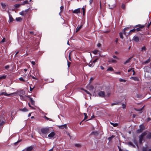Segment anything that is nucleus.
Masks as SVG:
<instances>
[{"label":"nucleus","instance_id":"obj_1","mask_svg":"<svg viewBox=\"0 0 151 151\" xmlns=\"http://www.w3.org/2000/svg\"><path fill=\"white\" fill-rule=\"evenodd\" d=\"M147 135V138L148 139H150L151 138V133L150 132L147 133L144 132L142 133L139 137V141L140 144L142 143V141L143 140L144 137L145 135Z\"/></svg>","mask_w":151,"mask_h":151},{"label":"nucleus","instance_id":"obj_2","mask_svg":"<svg viewBox=\"0 0 151 151\" xmlns=\"http://www.w3.org/2000/svg\"><path fill=\"white\" fill-rule=\"evenodd\" d=\"M53 130V128L51 127H46L43 128L41 129V131L43 134H46L48 132Z\"/></svg>","mask_w":151,"mask_h":151},{"label":"nucleus","instance_id":"obj_3","mask_svg":"<svg viewBox=\"0 0 151 151\" xmlns=\"http://www.w3.org/2000/svg\"><path fill=\"white\" fill-rule=\"evenodd\" d=\"M51 132L48 135V137L50 139H52L55 136L56 134L55 133L53 129L52 131H51Z\"/></svg>","mask_w":151,"mask_h":151},{"label":"nucleus","instance_id":"obj_4","mask_svg":"<svg viewBox=\"0 0 151 151\" xmlns=\"http://www.w3.org/2000/svg\"><path fill=\"white\" fill-rule=\"evenodd\" d=\"M139 27V28L137 29H135V31H137V32L140 31L141 30V29L145 27L144 25H141L140 24L136 25L134 26V27Z\"/></svg>","mask_w":151,"mask_h":151},{"label":"nucleus","instance_id":"obj_5","mask_svg":"<svg viewBox=\"0 0 151 151\" xmlns=\"http://www.w3.org/2000/svg\"><path fill=\"white\" fill-rule=\"evenodd\" d=\"M144 129V125H141L139 126V129L137 130V133L141 132Z\"/></svg>","mask_w":151,"mask_h":151},{"label":"nucleus","instance_id":"obj_6","mask_svg":"<svg viewBox=\"0 0 151 151\" xmlns=\"http://www.w3.org/2000/svg\"><path fill=\"white\" fill-rule=\"evenodd\" d=\"M116 6L115 2L114 1L113 2H111L110 4H109V9H113Z\"/></svg>","mask_w":151,"mask_h":151},{"label":"nucleus","instance_id":"obj_7","mask_svg":"<svg viewBox=\"0 0 151 151\" xmlns=\"http://www.w3.org/2000/svg\"><path fill=\"white\" fill-rule=\"evenodd\" d=\"M98 95L99 97H104L105 96V92L103 91H100L98 93Z\"/></svg>","mask_w":151,"mask_h":151},{"label":"nucleus","instance_id":"obj_8","mask_svg":"<svg viewBox=\"0 0 151 151\" xmlns=\"http://www.w3.org/2000/svg\"><path fill=\"white\" fill-rule=\"evenodd\" d=\"M58 127L60 129H63L64 128L65 129H67V127L66 124H65L63 125H61V126H58Z\"/></svg>","mask_w":151,"mask_h":151},{"label":"nucleus","instance_id":"obj_9","mask_svg":"<svg viewBox=\"0 0 151 151\" xmlns=\"http://www.w3.org/2000/svg\"><path fill=\"white\" fill-rule=\"evenodd\" d=\"M16 94V93H11L9 94H8L6 93L2 92L1 93L0 95H4L9 96L12 94Z\"/></svg>","mask_w":151,"mask_h":151},{"label":"nucleus","instance_id":"obj_10","mask_svg":"<svg viewBox=\"0 0 151 151\" xmlns=\"http://www.w3.org/2000/svg\"><path fill=\"white\" fill-rule=\"evenodd\" d=\"M19 96L20 98V99L22 100H24L25 101L27 99V97L28 96H23L21 95H20Z\"/></svg>","mask_w":151,"mask_h":151},{"label":"nucleus","instance_id":"obj_11","mask_svg":"<svg viewBox=\"0 0 151 151\" xmlns=\"http://www.w3.org/2000/svg\"><path fill=\"white\" fill-rule=\"evenodd\" d=\"M133 40L135 42H137L139 40V38L138 37L136 36H135L134 37Z\"/></svg>","mask_w":151,"mask_h":151},{"label":"nucleus","instance_id":"obj_12","mask_svg":"<svg viewBox=\"0 0 151 151\" xmlns=\"http://www.w3.org/2000/svg\"><path fill=\"white\" fill-rule=\"evenodd\" d=\"M86 88L90 91H93L94 87L92 85H89L86 86Z\"/></svg>","mask_w":151,"mask_h":151},{"label":"nucleus","instance_id":"obj_13","mask_svg":"<svg viewBox=\"0 0 151 151\" xmlns=\"http://www.w3.org/2000/svg\"><path fill=\"white\" fill-rule=\"evenodd\" d=\"M80 12V9H76L73 11V13L75 14H78Z\"/></svg>","mask_w":151,"mask_h":151},{"label":"nucleus","instance_id":"obj_14","mask_svg":"<svg viewBox=\"0 0 151 151\" xmlns=\"http://www.w3.org/2000/svg\"><path fill=\"white\" fill-rule=\"evenodd\" d=\"M145 72H149L150 71V68L148 67H145L144 68Z\"/></svg>","mask_w":151,"mask_h":151},{"label":"nucleus","instance_id":"obj_15","mask_svg":"<svg viewBox=\"0 0 151 151\" xmlns=\"http://www.w3.org/2000/svg\"><path fill=\"white\" fill-rule=\"evenodd\" d=\"M33 149L32 146H30L27 147L26 150H24V151H31Z\"/></svg>","mask_w":151,"mask_h":151},{"label":"nucleus","instance_id":"obj_16","mask_svg":"<svg viewBox=\"0 0 151 151\" xmlns=\"http://www.w3.org/2000/svg\"><path fill=\"white\" fill-rule=\"evenodd\" d=\"M132 58V57H131L130 58H128L127 60H126V61L124 63V65H126V64L127 63H129L130 61V60Z\"/></svg>","mask_w":151,"mask_h":151},{"label":"nucleus","instance_id":"obj_17","mask_svg":"<svg viewBox=\"0 0 151 151\" xmlns=\"http://www.w3.org/2000/svg\"><path fill=\"white\" fill-rule=\"evenodd\" d=\"M27 97L29 98V99L31 102V103L32 105H34L35 104V101H34L33 100V99L29 96H27Z\"/></svg>","mask_w":151,"mask_h":151},{"label":"nucleus","instance_id":"obj_18","mask_svg":"<svg viewBox=\"0 0 151 151\" xmlns=\"http://www.w3.org/2000/svg\"><path fill=\"white\" fill-rule=\"evenodd\" d=\"M9 23L12 22L13 20V19L11 15H9Z\"/></svg>","mask_w":151,"mask_h":151},{"label":"nucleus","instance_id":"obj_19","mask_svg":"<svg viewBox=\"0 0 151 151\" xmlns=\"http://www.w3.org/2000/svg\"><path fill=\"white\" fill-rule=\"evenodd\" d=\"M130 78L134 80L135 81H139L138 78L137 77H132Z\"/></svg>","mask_w":151,"mask_h":151},{"label":"nucleus","instance_id":"obj_20","mask_svg":"<svg viewBox=\"0 0 151 151\" xmlns=\"http://www.w3.org/2000/svg\"><path fill=\"white\" fill-rule=\"evenodd\" d=\"M94 65V64L93 63V62L90 61L89 64H88V66L89 67H93Z\"/></svg>","mask_w":151,"mask_h":151},{"label":"nucleus","instance_id":"obj_21","mask_svg":"<svg viewBox=\"0 0 151 151\" xmlns=\"http://www.w3.org/2000/svg\"><path fill=\"white\" fill-rule=\"evenodd\" d=\"M150 58H149L147 60H146L143 63V64H146L150 62Z\"/></svg>","mask_w":151,"mask_h":151},{"label":"nucleus","instance_id":"obj_22","mask_svg":"<svg viewBox=\"0 0 151 151\" xmlns=\"http://www.w3.org/2000/svg\"><path fill=\"white\" fill-rule=\"evenodd\" d=\"M132 141L137 146V147L138 148V146L137 144V142L136 140L135 139H134L132 140Z\"/></svg>","mask_w":151,"mask_h":151},{"label":"nucleus","instance_id":"obj_23","mask_svg":"<svg viewBox=\"0 0 151 151\" xmlns=\"http://www.w3.org/2000/svg\"><path fill=\"white\" fill-rule=\"evenodd\" d=\"M144 106L140 109H134L135 111H141L143 109Z\"/></svg>","mask_w":151,"mask_h":151},{"label":"nucleus","instance_id":"obj_24","mask_svg":"<svg viewBox=\"0 0 151 151\" xmlns=\"http://www.w3.org/2000/svg\"><path fill=\"white\" fill-rule=\"evenodd\" d=\"M82 25H80L79 27H78L76 29V32H77L78 31L82 28Z\"/></svg>","mask_w":151,"mask_h":151},{"label":"nucleus","instance_id":"obj_25","mask_svg":"<svg viewBox=\"0 0 151 151\" xmlns=\"http://www.w3.org/2000/svg\"><path fill=\"white\" fill-rule=\"evenodd\" d=\"M20 110L24 112H27L28 111L27 109L26 108H24L23 109H21Z\"/></svg>","mask_w":151,"mask_h":151},{"label":"nucleus","instance_id":"obj_26","mask_svg":"<svg viewBox=\"0 0 151 151\" xmlns=\"http://www.w3.org/2000/svg\"><path fill=\"white\" fill-rule=\"evenodd\" d=\"M128 144L129 145L133 147H135V146L131 142H129L128 143Z\"/></svg>","mask_w":151,"mask_h":151},{"label":"nucleus","instance_id":"obj_27","mask_svg":"<svg viewBox=\"0 0 151 151\" xmlns=\"http://www.w3.org/2000/svg\"><path fill=\"white\" fill-rule=\"evenodd\" d=\"M129 28V27H127L123 29V33L124 34H126V32H125V31L127 30Z\"/></svg>","mask_w":151,"mask_h":151},{"label":"nucleus","instance_id":"obj_28","mask_svg":"<svg viewBox=\"0 0 151 151\" xmlns=\"http://www.w3.org/2000/svg\"><path fill=\"white\" fill-rule=\"evenodd\" d=\"M6 76L5 75H3L2 76H0V80L4 79L6 78Z\"/></svg>","mask_w":151,"mask_h":151},{"label":"nucleus","instance_id":"obj_29","mask_svg":"<svg viewBox=\"0 0 151 151\" xmlns=\"http://www.w3.org/2000/svg\"><path fill=\"white\" fill-rule=\"evenodd\" d=\"M110 124L112 125L114 127H116L118 125V124L117 123H113L112 122H110Z\"/></svg>","mask_w":151,"mask_h":151},{"label":"nucleus","instance_id":"obj_30","mask_svg":"<svg viewBox=\"0 0 151 151\" xmlns=\"http://www.w3.org/2000/svg\"><path fill=\"white\" fill-rule=\"evenodd\" d=\"M16 20L17 21H21L22 20V19L20 17L16 18Z\"/></svg>","mask_w":151,"mask_h":151},{"label":"nucleus","instance_id":"obj_31","mask_svg":"<svg viewBox=\"0 0 151 151\" xmlns=\"http://www.w3.org/2000/svg\"><path fill=\"white\" fill-rule=\"evenodd\" d=\"M114 137V136H112L111 137H109L108 139L109 141H111Z\"/></svg>","mask_w":151,"mask_h":151},{"label":"nucleus","instance_id":"obj_32","mask_svg":"<svg viewBox=\"0 0 151 151\" xmlns=\"http://www.w3.org/2000/svg\"><path fill=\"white\" fill-rule=\"evenodd\" d=\"M108 62H109L114 63L116 62V61L113 59H111V60H109Z\"/></svg>","mask_w":151,"mask_h":151},{"label":"nucleus","instance_id":"obj_33","mask_svg":"<svg viewBox=\"0 0 151 151\" xmlns=\"http://www.w3.org/2000/svg\"><path fill=\"white\" fill-rule=\"evenodd\" d=\"M43 117L44 118L46 119L47 120H49L50 121H53L51 119L48 118V117H46L45 116H44Z\"/></svg>","mask_w":151,"mask_h":151},{"label":"nucleus","instance_id":"obj_34","mask_svg":"<svg viewBox=\"0 0 151 151\" xmlns=\"http://www.w3.org/2000/svg\"><path fill=\"white\" fill-rule=\"evenodd\" d=\"M25 12L24 11H23L22 12H20L19 13V14L22 15H24L25 14Z\"/></svg>","mask_w":151,"mask_h":151},{"label":"nucleus","instance_id":"obj_35","mask_svg":"<svg viewBox=\"0 0 151 151\" xmlns=\"http://www.w3.org/2000/svg\"><path fill=\"white\" fill-rule=\"evenodd\" d=\"M119 81L121 82H126V80H125L122 78H120L119 79Z\"/></svg>","mask_w":151,"mask_h":151},{"label":"nucleus","instance_id":"obj_36","mask_svg":"<svg viewBox=\"0 0 151 151\" xmlns=\"http://www.w3.org/2000/svg\"><path fill=\"white\" fill-rule=\"evenodd\" d=\"M135 29H132L130 30V31L129 32V33L130 34V33L133 32H134L135 31Z\"/></svg>","mask_w":151,"mask_h":151},{"label":"nucleus","instance_id":"obj_37","mask_svg":"<svg viewBox=\"0 0 151 151\" xmlns=\"http://www.w3.org/2000/svg\"><path fill=\"white\" fill-rule=\"evenodd\" d=\"M34 88V86H32L30 87V89L29 90L30 91H32L33 89Z\"/></svg>","mask_w":151,"mask_h":151},{"label":"nucleus","instance_id":"obj_38","mask_svg":"<svg viewBox=\"0 0 151 151\" xmlns=\"http://www.w3.org/2000/svg\"><path fill=\"white\" fill-rule=\"evenodd\" d=\"M1 4L3 8H4L5 7L6 5L5 4H4L3 3H1Z\"/></svg>","mask_w":151,"mask_h":151},{"label":"nucleus","instance_id":"obj_39","mask_svg":"<svg viewBox=\"0 0 151 151\" xmlns=\"http://www.w3.org/2000/svg\"><path fill=\"white\" fill-rule=\"evenodd\" d=\"M98 52V50H94L93 51V53H94V54L96 55L97 54Z\"/></svg>","mask_w":151,"mask_h":151},{"label":"nucleus","instance_id":"obj_40","mask_svg":"<svg viewBox=\"0 0 151 151\" xmlns=\"http://www.w3.org/2000/svg\"><path fill=\"white\" fill-rule=\"evenodd\" d=\"M84 114L85 116L84 119H86L88 117L86 113H84Z\"/></svg>","mask_w":151,"mask_h":151},{"label":"nucleus","instance_id":"obj_41","mask_svg":"<svg viewBox=\"0 0 151 151\" xmlns=\"http://www.w3.org/2000/svg\"><path fill=\"white\" fill-rule=\"evenodd\" d=\"M134 68H131L130 69H129L128 70V72H130V71H134Z\"/></svg>","mask_w":151,"mask_h":151},{"label":"nucleus","instance_id":"obj_42","mask_svg":"<svg viewBox=\"0 0 151 151\" xmlns=\"http://www.w3.org/2000/svg\"><path fill=\"white\" fill-rule=\"evenodd\" d=\"M142 51L143 52L144 51L146 50V48L145 46H143L142 48Z\"/></svg>","mask_w":151,"mask_h":151},{"label":"nucleus","instance_id":"obj_43","mask_svg":"<svg viewBox=\"0 0 151 151\" xmlns=\"http://www.w3.org/2000/svg\"><path fill=\"white\" fill-rule=\"evenodd\" d=\"M113 70V68L111 67H110L107 70L108 71V70H110V71H112Z\"/></svg>","mask_w":151,"mask_h":151},{"label":"nucleus","instance_id":"obj_44","mask_svg":"<svg viewBox=\"0 0 151 151\" xmlns=\"http://www.w3.org/2000/svg\"><path fill=\"white\" fill-rule=\"evenodd\" d=\"M119 35H120V37L123 39V36L122 35V33H121V32H120L119 33Z\"/></svg>","mask_w":151,"mask_h":151},{"label":"nucleus","instance_id":"obj_45","mask_svg":"<svg viewBox=\"0 0 151 151\" xmlns=\"http://www.w3.org/2000/svg\"><path fill=\"white\" fill-rule=\"evenodd\" d=\"M19 80L21 81H23V82H24L25 81V80L23 79V78L22 77L20 78H19Z\"/></svg>","mask_w":151,"mask_h":151},{"label":"nucleus","instance_id":"obj_46","mask_svg":"<svg viewBox=\"0 0 151 151\" xmlns=\"http://www.w3.org/2000/svg\"><path fill=\"white\" fill-rule=\"evenodd\" d=\"M20 6L19 4H16L14 5V6L16 8H17Z\"/></svg>","mask_w":151,"mask_h":151},{"label":"nucleus","instance_id":"obj_47","mask_svg":"<svg viewBox=\"0 0 151 151\" xmlns=\"http://www.w3.org/2000/svg\"><path fill=\"white\" fill-rule=\"evenodd\" d=\"M64 8V7L63 6H61L60 7V12H61L63 10V9Z\"/></svg>","mask_w":151,"mask_h":151},{"label":"nucleus","instance_id":"obj_48","mask_svg":"<svg viewBox=\"0 0 151 151\" xmlns=\"http://www.w3.org/2000/svg\"><path fill=\"white\" fill-rule=\"evenodd\" d=\"M147 147H143L142 148V151H147Z\"/></svg>","mask_w":151,"mask_h":151},{"label":"nucleus","instance_id":"obj_49","mask_svg":"<svg viewBox=\"0 0 151 151\" xmlns=\"http://www.w3.org/2000/svg\"><path fill=\"white\" fill-rule=\"evenodd\" d=\"M84 91H85L87 94H89L90 95H91V94L88 91L85 90H84Z\"/></svg>","mask_w":151,"mask_h":151},{"label":"nucleus","instance_id":"obj_50","mask_svg":"<svg viewBox=\"0 0 151 151\" xmlns=\"http://www.w3.org/2000/svg\"><path fill=\"white\" fill-rule=\"evenodd\" d=\"M113 57L114 58H116L117 59H119V58L118 57H117V56H116L115 55H114L113 56Z\"/></svg>","mask_w":151,"mask_h":151},{"label":"nucleus","instance_id":"obj_51","mask_svg":"<svg viewBox=\"0 0 151 151\" xmlns=\"http://www.w3.org/2000/svg\"><path fill=\"white\" fill-rule=\"evenodd\" d=\"M81 145L79 144H75V146H76L77 147H81Z\"/></svg>","mask_w":151,"mask_h":151},{"label":"nucleus","instance_id":"obj_52","mask_svg":"<svg viewBox=\"0 0 151 151\" xmlns=\"http://www.w3.org/2000/svg\"><path fill=\"white\" fill-rule=\"evenodd\" d=\"M122 8L123 9H124L125 8V5L124 4H122Z\"/></svg>","mask_w":151,"mask_h":151},{"label":"nucleus","instance_id":"obj_53","mask_svg":"<svg viewBox=\"0 0 151 151\" xmlns=\"http://www.w3.org/2000/svg\"><path fill=\"white\" fill-rule=\"evenodd\" d=\"M5 38H3L2 40H1V42H5Z\"/></svg>","mask_w":151,"mask_h":151},{"label":"nucleus","instance_id":"obj_54","mask_svg":"<svg viewBox=\"0 0 151 151\" xmlns=\"http://www.w3.org/2000/svg\"><path fill=\"white\" fill-rule=\"evenodd\" d=\"M122 108L124 109L126 107V105L124 104H122Z\"/></svg>","mask_w":151,"mask_h":151},{"label":"nucleus","instance_id":"obj_55","mask_svg":"<svg viewBox=\"0 0 151 151\" xmlns=\"http://www.w3.org/2000/svg\"><path fill=\"white\" fill-rule=\"evenodd\" d=\"M28 32L31 35H33V31Z\"/></svg>","mask_w":151,"mask_h":151},{"label":"nucleus","instance_id":"obj_56","mask_svg":"<svg viewBox=\"0 0 151 151\" xmlns=\"http://www.w3.org/2000/svg\"><path fill=\"white\" fill-rule=\"evenodd\" d=\"M5 68L6 69H7L9 68V66L8 65L6 66Z\"/></svg>","mask_w":151,"mask_h":151},{"label":"nucleus","instance_id":"obj_57","mask_svg":"<svg viewBox=\"0 0 151 151\" xmlns=\"http://www.w3.org/2000/svg\"><path fill=\"white\" fill-rule=\"evenodd\" d=\"M98 58H96V59H95L93 62V63H95V62H96L97 60H98Z\"/></svg>","mask_w":151,"mask_h":151},{"label":"nucleus","instance_id":"obj_58","mask_svg":"<svg viewBox=\"0 0 151 151\" xmlns=\"http://www.w3.org/2000/svg\"><path fill=\"white\" fill-rule=\"evenodd\" d=\"M70 63L69 62H68V67H69L70 66Z\"/></svg>","mask_w":151,"mask_h":151},{"label":"nucleus","instance_id":"obj_59","mask_svg":"<svg viewBox=\"0 0 151 151\" xmlns=\"http://www.w3.org/2000/svg\"><path fill=\"white\" fill-rule=\"evenodd\" d=\"M94 79V78L92 77H91L90 79V82H91V81L93 80Z\"/></svg>","mask_w":151,"mask_h":151},{"label":"nucleus","instance_id":"obj_60","mask_svg":"<svg viewBox=\"0 0 151 151\" xmlns=\"http://www.w3.org/2000/svg\"><path fill=\"white\" fill-rule=\"evenodd\" d=\"M28 1H24V4H27L28 3Z\"/></svg>","mask_w":151,"mask_h":151},{"label":"nucleus","instance_id":"obj_61","mask_svg":"<svg viewBox=\"0 0 151 151\" xmlns=\"http://www.w3.org/2000/svg\"><path fill=\"white\" fill-rule=\"evenodd\" d=\"M93 0H89V3L90 4H91L93 2Z\"/></svg>","mask_w":151,"mask_h":151},{"label":"nucleus","instance_id":"obj_62","mask_svg":"<svg viewBox=\"0 0 151 151\" xmlns=\"http://www.w3.org/2000/svg\"><path fill=\"white\" fill-rule=\"evenodd\" d=\"M101 45V44L100 43H98L97 45V46L99 47H100Z\"/></svg>","mask_w":151,"mask_h":151},{"label":"nucleus","instance_id":"obj_63","mask_svg":"<svg viewBox=\"0 0 151 151\" xmlns=\"http://www.w3.org/2000/svg\"><path fill=\"white\" fill-rule=\"evenodd\" d=\"M114 53H115V54H116V55L118 54L119 53V52L118 51H117L115 52Z\"/></svg>","mask_w":151,"mask_h":151},{"label":"nucleus","instance_id":"obj_64","mask_svg":"<svg viewBox=\"0 0 151 151\" xmlns=\"http://www.w3.org/2000/svg\"><path fill=\"white\" fill-rule=\"evenodd\" d=\"M31 63L33 65H35V62H34V61H32L31 62Z\"/></svg>","mask_w":151,"mask_h":151}]
</instances>
